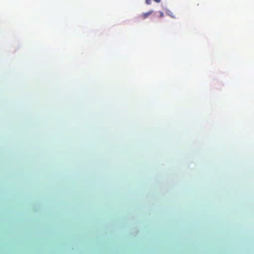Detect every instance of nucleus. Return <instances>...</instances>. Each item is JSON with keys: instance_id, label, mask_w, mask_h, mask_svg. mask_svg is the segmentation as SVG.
I'll use <instances>...</instances> for the list:
<instances>
[{"instance_id": "obj_2", "label": "nucleus", "mask_w": 254, "mask_h": 254, "mask_svg": "<svg viewBox=\"0 0 254 254\" xmlns=\"http://www.w3.org/2000/svg\"><path fill=\"white\" fill-rule=\"evenodd\" d=\"M167 14L171 17L174 18H175V16L173 14V13L172 12H171L170 11H168L167 12Z\"/></svg>"}, {"instance_id": "obj_1", "label": "nucleus", "mask_w": 254, "mask_h": 254, "mask_svg": "<svg viewBox=\"0 0 254 254\" xmlns=\"http://www.w3.org/2000/svg\"><path fill=\"white\" fill-rule=\"evenodd\" d=\"M153 12V10H150L147 12L143 13L141 15V17L142 19H145L147 18L149 15H150Z\"/></svg>"}, {"instance_id": "obj_4", "label": "nucleus", "mask_w": 254, "mask_h": 254, "mask_svg": "<svg viewBox=\"0 0 254 254\" xmlns=\"http://www.w3.org/2000/svg\"><path fill=\"white\" fill-rule=\"evenodd\" d=\"M145 1L147 4H150L151 3V0H145Z\"/></svg>"}, {"instance_id": "obj_3", "label": "nucleus", "mask_w": 254, "mask_h": 254, "mask_svg": "<svg viewBox=\"0 0 254 254\" xmlns=\"http://www.w3.org/2000/svg\"><path fill=\"white\" fill-rule=\"evenodd\" d=\"M159 14H160V18H162V17H163L164 16V13L162 11H160L159 12Z\"/></svg>"}]
</instances>
